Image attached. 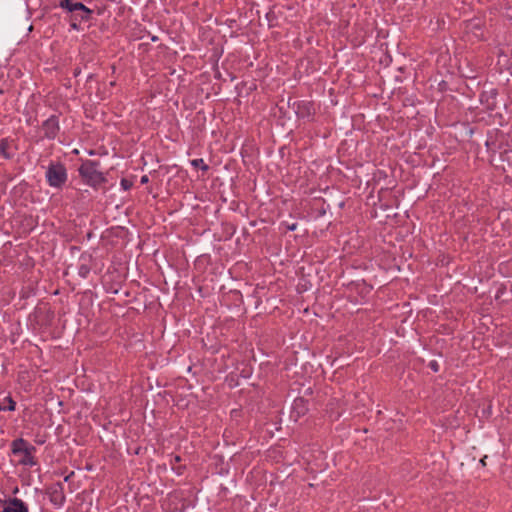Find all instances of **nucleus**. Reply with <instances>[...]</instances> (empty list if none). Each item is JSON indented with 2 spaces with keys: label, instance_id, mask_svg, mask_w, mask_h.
I'll return each instance as SVG.
<instances>
[{
  "label": "nucleus",
  "instance_id": "obj_1",
  "mask_svg": "<svg viewBox=\"0 0 512 512\" xmlns=\"http://www.w3.org/2000/svg\"><path fill=\"white\" fill-rule=\"evenodd\" d=\"M99 162L86 160L79 167L81 177L92 186L99 185L105 181L102 172L98 170Z\"/></svg>",
  "mask_w": 512,
  "mask_h": 512
},
{
  "label": "nucleus",
  "instance_id": "obj_2",
  "mask_svg": "<svg viewBox=\"0 0 512 512\" xmlns=\"http://www.w3.org/2000/svg\"><path fill=\"white\" fill-rule=\"evenodd\" d=\"M11 450L14 455H22L19 463L26 466H34L36 461L33 456L35 447L31 446L23 438L15 439L11 444Z\"/></svg>",
  "mask_w": 512,
  "mask_h": 512
},
{
  "label": "nucleus",
  "instance_id": "obj_3",
  "mask_svg": "<svg viewBox=\"0 0 512 512\" xmlns=\"http://www.w3.org/2000/svg\"><path fill=\"white\" fill-rule=\"evenodd\" d=\"M46 179L50 186L61 187L67 180L66 168L60 163H51L46 171Z\"/></svg>",
  "mask_w": 512,
  "mask_h": 512
},
{
  "label": "nucleus",
  "instance_id": "obj_4",
  "mask_svg": "<svg viewBox=\"0 0 512 512\" xmlns=\"http://www.w3.org/2000/svg\"><path fill=\"white\" fill-rule=\"evenodd\" d=\"M60 7L67 9L69 12H80L79 17L80 20H88L90 18V15L92 14V11L87 8L83 3L81 2H74L73 0H62L60 2Z\"/></svg>",
  "mask_w": 512,
  "mask_h": 512
},
{
  "label": "nucleus",
  "instance_id": "obj_5",
  "mask_svg": "<svg viewBox=\"0 0 512 512\" xmlns=\"http://www.w3.org/2000/svg\"><path fill=\"white\" fill-rule=\"evenodd\" d=\"M59 121L58 118L54 115L45 120L42 124L41 130L44 133V137L53 140L56 138L59 132Z\"/></svg>",
  "mask_w": 512,
  "mask_h": 512
},
{
  "label": "nucleus",
  "instance_id": "obj_6",
  "mask_svg": "<svg viewBox=\"0 0 512 512\" xmlns=\"http://www.w3.org/2000/svg\"><path fill=\"white\" fill-rule=\"evenodd\" d=\"M50 501L57 506H61L65 501V495L63 493V485L56 483L49 489Z\"/></svg>",
  "mask_w": 512,
  "mask_h": 512
},
{
  "label": "nucleus",
  "instance_id": "obj_7",
  "mask_svg": "<svg viewBox=\"0 0 512 512\" xmlns=\"http://www.w3.org/2000/svg\"><path fill=\"white\" fill-rule=\"evenodd\" d=\"M3 512H28V507L21 499L12 498L5 502Z\"/></svg>",
  "mask_w": 512,
  "mask_h": 512
},
{
  "label": "nucleus",
  "instance_id": "obj_8",
  "mask_svg": "<svg viewBox=\"0 0 512 512\" xmlns=\"http://www.w3.org/2000/svg\"><path fill=\"white\" fill-rule=\"evenodd\" d=\"M13 145V141L8 138H4L0 140V154L5 159H11L14 156V153L11 151Z\"/></svg>",
  "mask_w": 512,
  "mask_h": 512
},
{
  "label": "nucleus",
  "instance_id": "obj_9",
  "mask_svg": "<svg viewBox=\"0 0 512 512\" xmlns=\"http://www.w3.org/2000/svg\"><path fill=\"white\" fill-rule=\"evenodd\" d=\"M16 407V402L10 397H5L2 402H0V411H14Z\"/></svg>",
  "mask_w": 512,
  "mask_h": 512
},
{
  "label": "nucleus",
  "instance_id": "obj_10",
  "mask_svg": "<svg viewBox=\"0 0 512 512\" xmlns=\"http://www.w3.org/2000/svg\"><path fill=\"white\" fill-rule=\"evenodd\" d=\"M312 106L309 103H302V105L298 106V115L301 117L309 116L312 114L311 111Z\"/></svg>",
  "mask_w": 512,
  "mask_h": 512
},
{
  "label": "nucleus",
  "instance_id": "obj_11",
  "mask_svg": "<svg viewBox=\"0 0 512 512\" xmlns=\"http://www.w3.org/2000/svg\"><path fill=\"white\" fill-rule=\"evenodd\" d=\"M191 165L195 168H200L203 171H207L209 169V166L205 164L202 158L191 160Z\"/></svg>",
  "mask_w": 512,
  "mask_h": 512
},
{
  "label": "nucleus",
  "instance_id": "obj_12",
  "mask_svg": "<svg viewBox=\"0 0 512 512\" xmlns=\"http://www.w3.org/2000/svg\"><path fill=\"white\" fill-rule=\"evenodd\" d=\"M90 273V268L85 265V264H82L80 267H79V275L83 278H86L88 276V274Z\"/></svg>",
  "mask_w": 512,
  "mask_h": 512
},
{
  "label": "nucleus",
  "instance_id": "obj_13",
  "mask_svg": "<svg viewBox=\"0 0 512 512\" xmlns=\"http://www.w3.org/2000/svg\"><path fill=\"white\" fill-rule=\"evenodd\" d=\"M429 367L434 371L437 372L439 369L438 363L436 361H431L429 363Z\"/></svg>",
  "mask_w": 512,
  "mask_h": 512
},
{
  "label": "nucleus",
  "instance_id": "obj_14",
  "mask_svg": "<svg viewBox=\"0 0 512 512\" xmlns=\"http://www.w3.org/2000/svg\"><path fill=\"white\" fill-rule=\"evenodd\" d=\"M121 185L123 186L124 189H128L130 187V183L125 179H123L121 181Z\"/></svg>",
  "mask_w": 512,
  "mask_h": 512
},
{
  "label": "nucleus",
  "instance_id": "obj_15",
  "mask_svg": "<svg viewBox=\"0 0 512 512\" xmlns=\"http://www.w3.org/2000/svg\"><path fill=\"white\" fill-rule=\"evenodd\" d=\"M76 20H77V19H75L74 21H72V22H71V27H72L73 29H78V24H77Z\"/></svg>",
  "mask_w": 512,
  "mask_h": 512
},
{
  "label": "nucleus",
  "instance_id": "obj_16",
  "mask_svg": "<svg viewBox=\"0 0 512 512\" xmlns=\"http://www.w3.org/2000/svg\"><path fill=\"white\" fill-rule=\"evenodd\" d=\"M147 182H148V176H146V175L142 176L141 183L143 184V183H147Z\"/></svg>",
  "mask_w": 512,
  "mask_h": 512
},
{
  "label": "nucleus",
  "instance_id": "obj_17",
  "mask_svg": "<svg viewBox=\"0 0 512 512\" xmlns=\"http://www.w3.org/2000/svg\"><path fill=\"white\" fill-rule=\"evenodd\" d=\"M486 459H487V456H484V457L480 460V462H481V464H482L483 466H485V465H486Z\"/></svg>",
  "mask_w": 512,
  "mask_h": 512
},
{
  "label": "nucleus",
  "instance_id": "obj_18",
  "mask_svg": "<svg viewBox=\"0 0 512 512\" xmlns=\"http://www.w3.org/2000/svg\"><path fill=\"white\" fill-rule=\"evenodd\" d=\"M289 229L290 230H295L296 229V224H292L291 226H289Z\"/></svg>",
  "mask_w": 512,
  "mask_h": 512
},
{
  "label": "nucleus",
  "instance_id": "obj_19",
  "mask_svg": "<svg viewBox=\"0 0 512 512\" xmlns=\"http://www.w3.org/2000/svg\"><path fill=\"white\" fill-rule=\"evenodd\" d=\"M174 459H175V461H177V462H178V461H180V457H179V456H175V458H174Z\"/></svg>",
  "mask_w": 512,
  "mask_h": 512
}]
</instances>
